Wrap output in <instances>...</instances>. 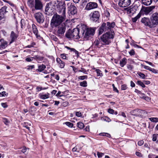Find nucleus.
I'll return each instance as SVG.
<instances>
[{
    "instance_id": "obj_13",
    "label": "nucleus",
    "mask_w": 158,
    "mask_h": 158,
    "mask_svg": "<svg viewBox=\"0 0 158 158\" xmlns=\"http://www.w3.org/2000/svg\"><path fill=\"white\" fill-rule=\"evenodd\" d=\"M43 7L41 0H35V8L36 10H41Z\"/></svg>"
},
{
    "instance_id": "obj_21",
    "label": "nucleus",
    "mask_w": 158,
    "mask_h": 158,
    "mask_svg": "<svg viewBox=\"0 0 158 158\" xmlns=\"http://www.w3.org/2000/svg\"><path fill=\"white\" fill-rule=\"evenodd\" d=\"M141 111V110L139 109H136L131 110L130 113L131 114L133 115L137 116L138 114H139L140 113Z\"/></svg>"
},
{
    "instance_id": "obj_52",
    "label": "nucleus",
    "mask_w": 158,
    "mask_h": 158,
    "mask_svg": "<svg viewBox=\"0 0 158 158\" xmlns=\"http://www.w3.org/2000/svg\"><path fill=\"white\" fill-rule=\"evenodd\" d=\"M97 154L98 157L100 158L102 157L104 155V153L98 152H97Z\"/></svg>"
},
{
    "instance_id": "obj_39",
    "label": "nucleus",
    "mask_w": 158,
    "mask_h": 158,
    "mask_svg": "<svg viewBox=\"0 0 158 158\" xmlns=\"http://www.w3.org/2000/svg\"><path fill=\"white\" fill-rule=\"evenodd\" d=\"M68 54L65 53H62L60 54V56L64 60H68V58L67 57Z\"/></svg>"
},
{
    "instance_id": "obj_25",
    "label": "nucleus",
    "mask_w": 158,
    "mask_h": 158,
    "mask_svg": "<svg viewBox=\"0 0 158 158\" xmlns=\"http://www.w3.org/2000/svg\"><path fill=\"white\" fill-rule=\"evenodd\" d=\"M65 48H66L68 50H70L71 52H75L77 57L78 56H79V53L77 51L75 48H71L70 47L67 46H65Z\"/></svg>"
},
{
    "instance_id": "obj_41",
    "label": "nucleus",
    "mask_w": 158,
    "mask_h": 158,
    "mask_svg": "<svg viewBox=\"0 0 158 158\" xmlns=\"http://www.w3.org/2000/svg\"><path fill=\"white\" fill-rule=\"evenodd\" d=\"M68 13H69V15H74L76 14L77 12V10H68Z\"/></svg>"
},
{
    "instance_id": "obj_54",
    "label": "nucleus",
    "mask_w": 158,
    "mask_h": 158,
    "mask_svg": "<svg viewBox=\"0 0 158 158\" xmlns=\"http://www.w3.org/2000/svg\"><path fill=\"white\" fill-rule=\"evenodd\" d=\"M112 87L113 88V90L114 91L116 92H117V93H118L119 91L118 90L117 88L115 87L114 85V84H113L112 85Z\"/></svg>"
},
{
    "instance_id": "obj_24",
    "label": "nucleus",
    "mask_w": 158,
    "mask_h": 158,
    "mask_svg": "<svg viewBox=\"0 0 158 158\" xmlns=\"http://www.w3.org/2000/svg\"><path fill=\"white\" fill-rule=\"evenodd\" d=\"M46 68V66L43 64L39 65L38 66V69H36V71L40 72H42L44 69Z\"/></svg>"
},
{
    "instance_id": "obj_34",
    "label": "nucleus",
    "mask_w": 158,
    "mask_h": 158,
    "mask_svg": "<svg viewBox=\"0 0 158 158\" xmlns=\"http://www.w3.org/2000/svg\"><path fill=\"white\" fill-rule=\"evenodd\" d=\"M80 85L81 86L83 87H86L87 86V82L85 81H84L80 83Z\"/></svg>"
},
{
    "instance_id": "obj_9",
    "label": "nucleus",
    "mask_w": 158,
    "mask_h": 158,
    "mask_svg": "<svg viewBox=\"0 0 158 158\" xmlns=\"http://www.w3.org/2000/svg\"><path fill=\"white\" fill-rule=\"evenodd\" d=\"M72 34L73 36V39H79L82 36V33L80 35V31L79 28H74L72 30Z\"/></svg>"
},
{
    "instance_id": "obj_19",
    "label": "nucleus",
    "mask_w": 158,
    "mask_h": 158,
    "mask_svg": "<svg viewBox=\"0 0 158 158\" xmlns=\"http://www.w3.org/2000/svg\"><path fill=\"white\" fill-rule=\"evenodd\" d=\"M105 23H103L102 24L101 26L99 28L98 31L99 35H100L102 34L104 31H106L105 29Z\"/></svg>"
},
{
    "instance_id": "obj_45",
    "label": "nucleus",
    "mask_w": 158,
    "mask_h": 158,
    "mask_svg": "<svg viewBox=\"0 0 158 158\" xmlns=\"http://www.w3.org/2000/svg\"><path fill=\"white\" fill-rule=\"evenodd\" d=\"M87 78V76L86 75L80 76L78 77V79L82 80Z\"/></svg>"
},
{
    "instance_id": "obj_62",
    "label": "nucleus",
    "mask_w": 158,
    "mask_h": 158,
    "mask_svg": "<svg viewBox=\"0 0 158 158\" xmlns=\"http://www.w3.org/2000/svg\"><path fill=\"white\" fill-rule=\"evenodd\" d=\"M151 71H152V73H157V70L151 68L150 70Z\"/></svg>"
},
{
    "instance_id": "obj_64",
    "label": "nucleus",
    "mask_w": 158,
    "mask_h": 158,
    "mask_svg": "<svg viewBox=\"0 0 158 158\" xmlns=\"http://www.w3.org/2000/svg\"><path fill=\"white\" fill-rule=\"evenodd\" d=\"M76 9V7L73 5H70V10H75Z\"/></svg>"
},
{
    "instance_id": "obj_2",
    "label": "nucleus",
    "mask_w": 158,
    "mask_h": 158,
    "mask_svg": "<svg viewBox=\"0 0 158 158\" xmlns=\"http://www.w3.org/2000/svg\"><path fill=\"white\" fill-rule=\"evenodd\" d=\"M115 33L113 30H110L101 36V44L103 45H109L113 41Z\"/></svg>"
},
{
    "instance_id": "obj_38",
    "label": "nucleus",
    "mask_w": 158,
    "mask_h": 158,
    "mask_svg": "<svg viewBox=\"0 0 158 158\" xmlns=\"http://www.w3.org/2000/svg\"><path fill=\"white\" fill-rule=\"evenodd\" d=\"M137 74L140 77L142 78L143 79H144L145 78V75L141 73L140 72H139L137 73Z\"/></svg>"
},
{
    "instance_id": "obj_23",
    "label": "nucleus",
    "mask_w": 158,
    "mask_h": 158,
    "mask_svg": "<svg viewBox=\"0 0 158 158\" xmlns=\"http://www.w3.org/2000/svg\"><path fill=\"white\" fill-rule=\"evenodd\" d=\"M33 58V59L36 60L38 62H40V61H43L44 59V57L38 55L34 56Z\"/></svg>"
},
{
    "instance_id": "obj_56",
    "label": "nucleus",
    "mask_w": 158,
    "mask_h": 158,
    "mask_svg": "<svg viewBox=\"0 0 158 158\" xmlns=\"http://www.w3.org/2000/svg\"><path fill=\"white\" fill-rule=\"evenodd\" d=\"M127 86L125 84L122 85L121 86V89L122 90H125L127 89Z\"/></svg>"
},
{
    "instance_id": "obj_5",
    "label": "nucleus",
    "mask_w": 158,
    "mask_h": 158,
    "mask_svg": "<svg viewBox=\"0 0 158 158\" xmlns=\"http://www.w3.org/2000/svg\"><path fill=\"white\" fill-rule=\"evenodd\" d=\"M95 31L93 29L87 28L86 31L84 34V31L82 29L81 31V33H82V36H84V40H87L93 35L94 34Z\"/></svg>"
},
{
    "instance_id": "obj_46",
    "label": "nucleus",
    "mask_w": 158,
    "mask_h": 158,
    "mask_svg": "<svg viewBox=\"0 0 158 158\" xmlns=\"http://www.w3.org/2000/svg\"><path fill=\"white\" fill-rule=\"evenodd\" d=\"M65 124L67 126H68L69 127H73V124L71 123L70 122H66L65 123Z\"/></svg>"
},
{
    "instance_id": "obj_43",
    "label": "nucleus",
    "mask_w": 158,
    "mask_h": 158,
    "mask_svg": "<svg viewBox=\"0 0 158 158\" xmlns=\"http://www.w3.org/2000/svg\"><path fill=\"white\" fill-rule=\"evenodd\" d=\"M158 137V134H153L152 135V140L153 141H156Z\"/></svg>"
},
{
    "instance_id": "obj_20",
    "label": "nucleus",
    "mask_w": 158,
    "mask_h": 158,
    "mask_svg": "<svg viewBox=\"0 0 158 158\" xmlns=\"http://www.w3.org/2000/svg\"><path fill=\"white\" fill-rule=\"evenodd\" d=\"M107 27L106 28L107 29H108V30H110L111 28H114L115 25L114 22L110 23V22H107Z\"/></svg>"
},
{
    "instance_id": "obj_11",
    "label": "nucleus",
    "mask_w": 158,
    "mask_h": 158,
    "mask_svg": "<svg viewBox=\"0 0 158 158\" xmlns=\"http://www.w3.org/2000/svg\"><path fill=\"white\" fill-rule=\"evenodd\" d=\"M97 7L98 4L96 3L90 2L87 4L85 9H87V10H91L96 8Z\"/></svg>"
},
{
    "instance_id": "obj_31",
    "label": "nucleus",
    "mask_w": 158,
    "mask_h": 158,
    "mask_svg": "<svg viewBox=\"0 0 158 158\" xmlns=\"http://www.w3.org/2000/svg\"><path fill=\"white\" fill-rule=\"evenodd\" d=\"M49 94H46L44 95H40V98L45 99L49 98Z\"/></svg>"
},
{
    "instance_id": "obj_30",
    "label": "nucleus",
    "mask_w": 158,
    "mask_h": 158,
    "mask_svg": "<svg viewBox=\"0 0 158 158\" xmlns=\"http://www.w3.org/2000/svg\"><path fill=\"white\" fill-rule=\"evenodd\" d=\"M139 7H138L134 5L131 8H124L123 10H137L139 9Z\"/></svg>"
},
{
    "instance_id": "obj_12",
    "label": "nucleus",
    "mask_w": 158,
    "mask_h": 158,
    "mask_svg": "<svg viewBox=\"0 0 158 158\" xmlns=\"http://www.w3.org/2000/svg\"><path fill=\"white\" fill-rule=\"evenodd\" d=\"M131 3V0H120L118 3L119 6L122 7L127 6Z\"/></svg>"
},
{
    "instance_id": "obj_42",
    "label": "nucleus",
    "mask_w": 158,
    "mask_h": 158,
    "mask_svg": "<svg viewBox=\"0 0 158 158\" xmlns=\"http://www.w3.org/2000/svg\"><path fill=\"white\" fill-rule=\"evenodd\" d=\"M100 135L102 136H106L109 138H110L111 137V135L110 134L107 133H101L100 134Z\"/></svg>"
},
{
    "instance_id": "obj_1",
    "label": "nucleus",
    "mask_w": 158,
    "mask_h": 158,
    "mask_svg": "<svg viewBox=\"0 0 158 158\" xmlns=\"http://www.w3.org/2000/svg\"><path fill=\"white\" fill-rule=\"evenodd\" d=\"M58 13L60 14L62 13V15L57 14L54 15L51 21L50 25L52 28H54L59 26L63 23L64 20L65 10H59Z\"/></svg>"
},
{
    "instance_id": "obj_26",
    "label": "nucleus",
    "mask_w": 158,
    "mask_h": 158,
    "mask_svg": "<svg viewBox=\"0 0 158 158\" xmlns=\"http://www.w3.org/2000/svg\"><path fill=\"white\" fill-rule=\"evenodd\" d=\"M127 63V59L125 57L123 58L119 62L120 65L122 67H123Z\"/></svg>"
},
{
    "instance_id": "obj_49",
    "label": "nucleus",
    "mask_w": 158,
    "mask_h": 158,
    "mask_svg": "<svg viewBox=\"0 0 158 158\" xmlns=\"http://www.w3.org/2000/svg\"><path fill=\"white\" fill-rule=\"evenodd\" d=\"M127 13L130 16H131L132 15L134 12H135V10H126Z\"/></svg>"
},
{
    "instance_id": "obj_8",
    "label": "nucleus",
    "mask_w": 158,
    "mask_h": 158,
    "mask_svg": "<svg viewBox=\"0 0 158 158\" xmlns=\"http://www.w3.org/2000/svg\"><path fill=\"white\" fill-rule=\"evenodd\" d=\"M35 17L37 22L39 23H43L44 21V18L41 13H36L35 14Z\"/></svg>"
},
{
    "instance_id": "obj_55",
    "label": "nucleus",
    "mask_w": 158,
    "mask_h": 158,
    "mask_svg": "<svg viewBox=\"0 0 158 158\" xmlns=\"http://www.w3.org/2000/svg\"><path fill=\"white\" fill-rule=\"evenodd\" d=\"M114 112V110L111 109L110 108L108 109V112L110 114H113Z\"/></svg>"
},
{
    "instance_id": "obj_6",
    "label": "nucleus",
    "mask_w": 158,
    "mask_h": 158,
    "mask_svg": "<svg viewBox=\"0 0 158 158\" xmlns=\"http://www.w3.org/2000/svg\"><path fill=\"white\" fill-rule=\"evenodd\" d=\"M89 16L90 20L96 22L98 21L100 14L98 11L95 10L93 12L91 13Z\"/></svg>"
},
{
    "instance_id": "obj_32",
    "label": "nucleus",
    "mask_w": 158,
    "mask_h": 158,
    "mask_svg": "<svg viewBox=\"0 0 158 158\" xmlns=\"http://www.w3.org/2000/svg\"><path fill=\"white\" fill-rule=\"evenodd\" d=\"M141 16L140 13H139L138 14V15L135 18H132V20L133 22H136L137 19H139Z\"/></svg>"
},
{
    "instance_id": "obj_60",
    "label": "nucleus",
    "mask_w": 158,
    "mask_h": 158,
    "mask_svg": "<svg viewBox=\"0 0 158 158\" xmlns=\"http://www.w3.org/2000/svg\"><path fill=\"white\" fill-rule=\"evenodd\" d=\"M28 124V123L25 122L23 123V126L24 127L26 128L28 130H30V128L28 126H27Z\"/></svg>"
},
{
    "instance_id": "obj_37",
    "label": "nucleus",
    "mask_w": 158,
    "mask_h": 158,
    "mask_svg": "<svg viewBox=\"0 0 158 158\" xmlns=\"http://www.w3.org/2000/svg\"><path fill=\"white\" fill-rule=\"evenodd\" d=\"M2 120L3 122L6 125H8L10 123V121L7 119L5 118H2Z\"/></svg>"
},
{
    "instance_id": "obj_4",
    "label": "nucleus",
    "mask_w": 158,
    "mask_h": 158,
    "mask_svg": "<svg viewBox=\"0 0 158 158\" xmlns=\"http://www.w3.org/2000/svg\"><path fill=\"white\" fill-rule=\"evenodd\" d=\"M67 27V24L65 22L56 27L55 32L56 35L58 36L63 35L65 32Z\"/></svg>"
},
{
    "instance_id": "obj_61",
    "label": "nucleus",
    "mask_w": 158,
    "mask_h": 158,
    "mask_svg": "<svg viewBox=\"0 0 158 158\" xmlns=\"http://www.w3.org/2000/svg\"><path fill=\"white\" fill-rule=\"evenodd\" d=\"M45 89V88H43L42 87L37 86L36 88V89L37 90L38 92H39L42 89Z\"/></svg>"
},
{
    "instance_id": "obj_22",
    "label": "nucleus",
    "mask_w": 158,
    "mask_h": 158,
    "mask_svg": "<svg viewBox=\"0 0 158 158\" xmlns=\"http://www.w3.org/2000/svg\"><path fill=\"white\" fill-rule=\"evenodd\" d=\"M1 48H5L7 46L8 43L2 39H1Z\"/></svg>"
},
{
    "instance_id": "obj_3",
    "label": "nucleus",
    "mask_w": 158,
    "mask_h": 158,
    "mask_svg": "<svg viewBox=\"0 0 158 158\" xmlns=\"http://www.w3.org/2000/svg\"><path fill=\"white\" fill-rule=\"evenodd\" d=\"M65 4L60 2L58 4H54L51 2L47 3L45 6V10H65Z\"/></svg>"
},
{
    "instance_id": "obj_51",
    "label": "nucleus",
    "mask_w": 158,
    "mask_h": 158,
    "mask_svg": "<svg viewBox=\"0 0 158 158\" xmlns=\"http://www.w3.org/2000/svg\"><path fill=\"white\" fill-rule=\"evenodd\" d=\"M8 95V94L6 93L5 91H2L1 92V96L6 97Z\"/></svg>"
},
{
    "instance_id": "obj_63",
    "label": "nucleus",
    "mask_w": 158,
    "mask_h": 158,
    "mask_svg": "<svg viewBox=\"0 0 158 158\" xmlns=\"http://www.w3.org/2000/svg\"><path fill=\"white\" fill-rule=\"evenodd\" d=\"M33 57H27L26 59V60L27 62H30L33 60Z\"/></svg>"
},
{
    "instance_id": "obj_53",
    "label": "nucleus",
    "mask_w": 158,
    "mask_h": 158,
    "mask_svg": "<svg viewBox=\"0 0 158 158\" xmlns=\"http://www.w3.org/2000/svg\"><path fill=\"white\" fill-rule=\"evenodd\" d=\"M127 69L130 70H132L133 68V66L132 65L127 64Z\"/></svg>"
},
{
    "instance_id": "obj_50",
    "label": "nucleus",
    "mask_w": 158,
    "mask_h": 158,
    "mask_svg": "<svg viewBox=\"0 0 158 158\" xmlns=\"http://www.w3.org/2000/svg\"><path fill=\"white\" fill-rule=\"evenodd\" d=\"M141 66H142V67H143V68L144 69L148 70H149V71L150 70V69L151 68V67H150L148 66L144 65L142 64H141Z\"/></svg>"
},
{
    "instance_id": "obj_48",
    "label": "nucleus",
    "mask_w": 158,
    "mask_h": 158,
    "mask_svg": "<svg viewBox=\"0 0 158 158\" xmlns=\"http://www.w3.org/2000/svg\"><path fill=\"white\" fill-rule=\"evenodd\" d=\"M35 43L32 42L31 43V44L27 45L25 47V48H31V47H34V46L35 45Z\"/></svg>"
},
{
    "instance_id": "obj_35",
    "label": "nucleus",
    "mask_w": 158,
    "mask_h": 158,
    "mask_svg": "<svg viewBox=\"0 0 158 158\" xmlns=\"http://www.w3.org/2000/svg\"><path fill=\"white\" fill-rule=\"evenodd\" d=\"M44 13L48 15H52L54 14L53 11L52 10H44Z\"/></svg>"
},
{
    "instance_id": "obj_59",
    "label": "nucleus",
    "mask_w": 158,
    "mask_h": 158,
    "mask_svg": "<svg viewBox=\"0 0 158 158\" xmlns=\"http://www.w3.org/2000/svg\"><path fill=\"white\" fill-rule=\"evenodd\" d=\"M2 106L4 108H6L8 107V105L6 102L2 103L1 104Z\"/></svg>"
},
{
    "instance_id": "obj_15",
    "label": "nucleus",
    "mask_w": 158,
    "mask_h": 158,
    "mask_svg": "<svg viewBox=\"0 0 158 158\" xmlns=\"http://www.w3.org/2000/svg\"><path fill=\"white\" fill-rule=\"evenodd\" d=\"M56 61L58 64V65L60 68H63L64 67L65 63L62 61L60 58H57L56 59Z\"/></svg>"
},
{
    "instance_id": "obj_44",
    "label": "nucleus",
    "mask_w": 158,
    "mask_h": 158,
    "mask_svg": "<svg viewBox=\"0 0 158 158\" xmlns=\"http://www.w3.org/2000/svg\"><path fill=\"white\" fill-rule=\"evenodd\" d=\"M150 120L152 122H158V118H151Z\"/></svg>"
},
{
    "instance_id": "obj_7",
    "label": "nucleus",
    "mask_w": 158,
    "mask_h": 158,
    "mask_svg": "<svg viewBox=\"0 0 158 158\" xmlns=\"http://www.w3.org/2000/svg\"><path fill=\"white\" fill-rule=\"evenodd\" d=\"M153 27H155L158 25V13H155L153 14L150 18Z\"/></svg>"
},
{
    "instance_id": "obj_27",
    "label": "nucleus",
    "mask_w": 158,
    "mask_h": 158,
    "mask_svg": "<svg viewBox=\"0 0 158 158\" xmlns=\"http://www.w3.org/2000/svg\"><path fill=\"white\" fill-rule=\"evenodd\" d=\"M142 3L145 5H150L152 2V0H141Z\"/></svg>"
},
{
    "instance_id": "obj_18",
    "label": "nucleus",
    "mask_w": 158,
    "mask_h": 158,
    "mask_svg": "<svg viewBox=\"0 0 158 158\" xmlns=\"http://www.w3.org/2000/svg\"><path fill=\"white\" fill-rule=\"evenodd\" d=\"M10 37L11 38V41L10 42V44H11L14 42L18 37L13 31H12L11 33Z\"/></svg>"
},
{
    "instance_id": "obj_14",
    "label": "nucleus",
    "mask_w": 158,
    "mask_h": 158,
    "mask_svg": "<svg viewBox=\"0 0 158 158\" xmlns=\"http://www.w3.org/2000/svg\"><path fill=\"white\" fill-rule=\"evenodd\" d=\"M101 38L96 39L94 42L93 43V45L94 46L95 48H100L101 47L103 46V45L101 44Z\"/></svg>"
},
{
    "instance_id": "obj_16",
    "label": "nucleus",
    "mask_w": 158,
    "mask_h": 158,
    "mask_svg": "<svg viewBox=\"0 0 158 158\" xmlns=\"http://www.w3.org/2000/svg\"><path fill=\"white\" fill-rule=\"evenodd\" d=\"M73 31L69 29L66 32L65 36L67 38L71 39L73 38Z\"/></svg>"
},
{
    "instance_id": "obj_58",
    "label": "nucleus",
    "mask_w": 158,
    "mask_h": 158,
    "mask_svg": "<svg viewBox=\"0 0 158 158\" xmlns=\"http://www.w3.org/2000/svg\"><path fill=\"white\" fill-rule=\"evenodd\" d=\"M118 115H121L125 118H126L127 117L126 115L125 114L124 112H121L119 113V114H118Z\"/></svg>"
},
{
    "instance_id": "obj_57",
    "label": "nucleus",
    "mask_w": 158,
    "mask_h": 158,
    "mask_svg": "<svg viewBox=\"0 0 158 158\" xmlns=\"http://www.w3.org/2000/svg\"><path fill=\"white\" fill-rule=\"evenodd\" d=\"M129 53L131 56L134 55L135 54L134 50L133 49H132L129 52Z\"/></svg>"
},
{
    "instance_id": "obj_17",
    "label": "nucleus",
    "mask_w": 158,
    "mask_h": 158,
    "mask_svg": "<svg viewBox=\"0 0 158 158\" xmlns=\"http://www.w3.org/2000/svg\"><path fill=\"white\" fill-rule=\"evenodd\" d=\"M32 30L33 33L37 37H40V35H38V31L36 26L34 24L32 25Z\"/></svg>"
},
{
    "instance_id": "obj_33",
    "label": "nucleus",
    "mask_w": 158,
    "mask_h": 158,
    "mask_svg": "<svg viewBox=\"0 0 158 158\" xmlns=\"http://www.w3.org/2000/svg\"><path fill=\"white\" fill-rule=\"evenodd\" d=\"M95 71L97 73V76L102 77L103 76V74L100 70L99 69H96Z\"/></svg>"
},
{
    "instance_id": "obj_28",
    "label": "nucleus",
    "mask_w": 158,
    "mask_h": 158,
    "mask_svg": "<svg viewBox=\"0 0 158 158\" xmlns=\"http://www.w3.org/2000/svg\"><path fill=\"white\" fill-rule=\"evenodd\" d=\"M152 10H140L139 12V13H140V15L141 14H145L146 15H150L152 14Z\"/></svg>"
},
{
    "instance_id": "obj_47",
    "label": "nucleus",
    "mask_w": 158,
    "mask_h": 158,
    "mask_svg": "<svg viewBox=\"0 0 158 158\" xmlns=\"http://www.w3.org/2000/svg\"><path fill=\"white\" fill-rule=\"evenodd\" d=\"M102 120L108 122H110L111 121V119L107 117H103L102 118Z\"/></svg>"
},
{
    "instance_id": "obj_10",
    "label": "nucleus",
    "mask_w": 158,
    "mask_h": 158,
    "mask_svg": "<svg viewBox=\"0 0 158 158\" xmlns=\"http://www.w3.org/2000/svg\"><path fill=\"white\" fill-rule=\"evenodd\" d=\"M141 22L144 25L148 26L150 28H153L151 19L149 18L144 17L142 19Z\"/></svg>"
},
{
    "instance_id": "obj_36",
    "label": "nucleus",
    "mask_w": 158,
    "mask_h": 158,
    "mask_svg": "<svg viewBox=\"0 0 158 158\" xmlns=\"http://www.w3.org/2000/svg\"><path fill=\"white\" fill-rule=\"evenodd\" d=\"M77 127L80 129H82L84 127V124L81 122H79L77 123Z\"/></svg>"
},
{
    "instance_id": "obj_40",
    "label": "nucleus",
    "mask_w": 158,
    "mask_h": 158,
    "mask_svg": "<svg viewBox=\"0 0 158 158\" xmlns=\"http://www.w3.org/2000/svg\"><path fill=\"white\" fill-rule=\"evenodd\" d=\"M136 84L141 86L143 88L145 87V86L143 83L140 81H138L136 82Z\"/></svg>"
},
{
    "instance_id": "obj_29",
    "label": "nucleus",
    "mask_w": 158,
    "mask_h": 158,
    "mask_svg": "<svg viewBox=\"0 0 158 158\" xmlns=\"http://www.w3.org/2000/svg\"><path fill=\"white\" fill-rule=\"evenodd\" d=\"M27 3L30 7L32 8L34 6V0H28Z\"/></svg>"
}]
</instances>
